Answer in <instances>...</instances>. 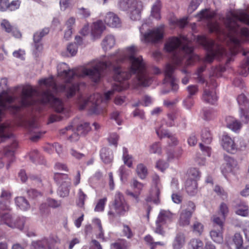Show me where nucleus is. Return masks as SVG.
Masks as SVG:
<instances>
[{
  "instance_id": "obj_1",
  "label": "nucleus",
  "mask_w": 249,
  "mask_h": 249,
  "mask_svg": "<svg viewBox=\"0 0 249 249\" xmlns=\"http://www.w3.org/2000/svg\"><path fill=\"white\" fill-rule=\"evenodd\" d=\"M137 48L132 45L124 50H119L104 58L94 59L84 66L70 69L65 63H60L57 67L58 76L65 80L66 85L57 86L52 76L38 81L40 86L50 87L56 91H65L67 98L72 97L78 90V85L72 83L76 78L89 77L94 82H99L106 70L113 69L114 79L117 82L112 89L105 92L103 97L99 93H94L89 96H81L78 104L80 110L88 107L91 113L99 114L105 105L114 95L115 91H121L128 87L126 81L132 74L135 75L136 84L148 86L151 79L148 75L145 65L142 57H136Z\"/></svg>"
},
{
  "instance_id": "obj_2",
  "label": "nucleus",
  "mask_w": 249,
  "mask_h": 249,
  "mask_svg": "<svg viewBox=\"0 0 249 249\" xmlns=\"http://www.w3.org/2000/svg\"><path fill=\"white\" fill-rule=\"evenodd\" d=\"M227 31H224L217 22H209L208 24L210 31L216 32L226 37L229 41V51H226L211 40L205 36H199L197 41L207 50L205 61L212 62L214 57H225L226 63L232 60V57L235 55L240 50V41L242 38L249 36V16L245 11L238 10L227 13L226 18L223 19Z\"/></svg>"
},
{
  "instance_id": "obj_3",
  "label": "nucleus",
  "mask_w": 249,
  "mask_h": 249,
  "mask_svg": "<svg viewBox=\"0 0 249 249\" xmlns=\"http://www.w3.org/2000/svg\"><path fill=\"white\" fill-rule=\"evenodd\" d=\"M7 80L2 78L0 81V87L3 91L0 94V107L2 109H11L14 111L18 110L20 106L26 107L34 104L35 98L39 96L38 92L31 86L21 88L18 87L17 89L21 92V97L18 100L19 106H12L11 104L15 100V95L13 96L9 94V92L6 90L7 89Z\"/></svg>"
},
{
  "instance_id": "obj_4",
  "label": "nucleus",
  "mask_w": 249,
  "mask_h": 249,
  "mask_svg": "<svg viewBox=\"0 0 249 249\" xmlns=\"http://www.w3.org/2000/svg\"><path fill=\"white\" fill-rule=\"evenodd\" d=\"M165 50L170 53H174L173 60L176 65H179L181 61V58L177 54L178 52H181L188 54L186 65H189L192 63L196 57L193 54V49L187 38L185 36L173 37L169 39L165 45Z\"/></svg>"
},
{
  "instance_id": "obj_5",
  "label": "nucleus",
  "mask_w": 249,
  "mask_h": 249,
  "mask_svg": "<svg viewBox=\"0 0 249 249\" xmlns=\"http://www.w3.org/2000/svg\"><path fill=\"white\" fill-rule=\"evenodd\" d=\"M130 209V206L124 199L123 195L119 192H116L111 204L109 206L108 215L111 220L117 216L124 215Z\"/></svg>"
},
{
  "instance_id": "obj_6",
  "label": "nucleus",
  "mask_w": 249,
  "mask_h": 249,
  "mask_svg": "<svg viewBox=\"0 0 249 249\" xmlns=\"http://www.w3.org/2000/svg\"><path fill=\"white\" fill-rule=\"evenodd\" d=\"M91 129L88 123H83L78 125H76L73 122L70 125L60 130V134L66 135L68 139L71 142H76L78 140L80 135H85Z\"/></svg>"
},
{
  "instance_id": "obj_7",
  "label": "nucleus",
  "mask_w": 249,
  "mask_h": 249,
  "mask_svg": "<svg viewBox=\"0 0 249 249\" xmlns=\"http://www.w3.org/2000/svg\"><path fill=\"white\" fill-rule=\"evenodd\" d=\"M41 89L44 90V88L47 89L44 91L41 95H39V99L43 104L50 103L53 107L54 109L57 112H61L64 110L63 104L60 99L54 97L51 93V90L54 92H61V91H56L50 87L40 86ZM66 92L65 91H64ZM66 95V93H65Z\"/></svg>"
},
{
  "instance_id": "obj_8",
  "label": "nucleus",
  "mask_w": 249,
  "mask_h": 249,
  "mask_svg": "<svg viewBox=\"0 0 249 249\" xmlns=\"http://www.w3.org/2000/svg\"><path fill=\"white\" fill-rule=\"evenodd\" d=\"M146 27H147V24H143L140 28V31L142 35L141 38L142 41L145 43H157L163 38L164 34L163 26L161 25L143 33V31Z\"/></svg>"
},
{
  "instance_id": "obj_9",
  "label": "nucleus",
  "mask_w": 249,
  "mask_h": 249,
  "mask_svg": "<svg viewBox=\"0 0 249 249\" xmlns=\"http://www.w3.org/2000/svg\"><path fill=\"white\" fill-rule=\"evenodd\" d=\"M54 179L60 184L58 189L59 195L62 197L67 196L69 194L70 187L71 185V179L67 174L55 173Z\"/></svg>"
},
{
  "instance_id": "obj_10",
  "label": "nucleus",
  "mask_w": 249,
  "mask_h": 249,
  "mask_svg": "<svg viewBox=\"0 0 249 249\" xmlns=\"http://www.w3.org/2000/svg\"><path fill=\"white\" fill-rule=\"evenodd\" d=\"M173 214L167 210L160 211L156 221V228L155 232L163 235L164 231L162 230V226L172 221Z\"/></svg>"
},
{
  "instance_id": "obj_11",
  "label": "nucleus",
  "mask_w": 249,
  "mask_h": 249,
  "mask_svg": "<svg viewBox=\"0 0 249 249\" xmlns=\"http://www.w3.org/2000/svg\"><path fill=\"white\" fill-rule=\"evenodd\" d=\"M2 223L10 228H17L21 230L24 226V218H15L10 213H3Z\"/></svg>"
},
{
  "instance_id": "obj_12",
  "label": "nucleus",
  "mask_w": 249,
  "mask_h": 249,
  "mask_svg": "<svg viewBox=\"0 0 249 249\" xmlns=\"http://www.w3.org/2000/svg\"><path fill=\"white\" fill-rule=\"evenodd\" d=\"M175 67L170 64H167L164 71V83L171 87L172 91L176 92L178 89V86L176 83V79L174 76Z\"/></svg>"
},
{
  "instance_id": "obj_13",
  "label": "nucleus",
  "mask_w": 249,
  "mask_h": 249,
  "mask_svg": "<svg viewBox=\"0 0 249 249\" xmlns=\"http://www.w3.org/2000/svg\"><path fill=\"white\" fill-rule=\"evenodd\" d=\"M142 8V1L137 0H133V1H131L128 10L130 18L133 20L140 19Z\"/></svg>"
},
{
  "instance_id": "obj_14",
  "label": "nucleus",
  "mask_w": 249,
  "mask_h": 249,
  "mask_svg": "<svg viewBox=\"0 0 249 249\" xmlns=\"http://www.w3.org/2000/svg\"><path fill=\"white\" fill-rule=\"evenodd\" d=\"M201 99L203 102L206 103L214 105L217 101V96L215 91L213 90L205 88Z\"/></svg>"
},
{
  "instance_id": "obj_15",
  "label": "nucleus",
  "mask_w": 249,
  "mask_h": 249,
  "mask_svg": "<svg viewBox=\"0 0 249 249\" xmlns=\"http://www.w3.org/2000/svg\"><path fill=\"white\" fill-rule=\"evenodd\" d=\"M221 145L224 149L231 153L236 151L235 142L228 135H224L222 138Z\"/></svg>"
},
{
  "instance_id": "obj_16",
  "label": "nucleus",
  "mask_w": 249,
  "mask_h": 249,
  "mask_svg": "<svg viewBox=\"0 0 249 249\" xmlns=\"http://www.w3.org/2000/svg\"><path fill=\"white\" fill-rule=\"evenodd\" d=\"M2 30L8 33H11L13 36L17 38L21 36V34L17 28L11 24L10 22L6 19H3L0 23Z\"/></svg>"
},
{
  "instance_id": "obj_17",
  "label": "nucleus",
  "mask_w": 249,
  "mask_h": 249,
  "mask_svg": "<svg viewBox=\"0 0 249 249\" xmlns=\"http://www.w3.org/2000/svg\"><path fill=\"white\" fill-rule=\"evenodd\" d=\"M104 20L107 25L112 27H117L121 24L120 19L118 17L110 12L107 14Z\"/></svg>"
},
{
  "instance_id": "obj_18",
  "label": "nucleus",
  "mask_w": 249,
  "mask_h": 249,
  "mask_svg": "<svg viewBox=\"0 0 249 249\" xmlns=\"http://www.w3.org/2000/svg\"><path fill=\"white\" fill-rule=\"evenodd\" d=\"M243 239L241 234L236 233L232 236L229 246L231 249H244L243 247Z\"/></svg>"
},
{
  "instance_id": "obj_19",
  "label": "nucleus",
  "mask_w": 249,
  "mask_h": 249,
  "mask_svg": "<svg viewBox=\"0 0 249 249\" xmlns=\"http://www.w3.org/2000/svg\"><path fill=\"white\" fill-rule=\"evenodd\" d=\"M226 163L224 164L222 167L221 171L222 173L225 175V173L231 172L237 167V161L231 158H227L226 159Z\"/></svg>"
},
{
  "instance_id": "obj_20",
  "label": "nucleus",
  "mask_w": 249,
  "mask_h": 249,
  "mask_svg": "<svg viewBox=\"0 0 249 249\" xmlns=\"http://www.w3.org/2000/svg\"><path fill=\"white\" fill-rule=\"evenodd\" d=\"M106 26L101 20H98L93 23L91 28V35L95 38L100 36L103 31L105 30Z\"/></svg>"
},
{
  "instance_id": "obj_21",
  "label": "nucleus",
  "mask_w": 249,
  "mask_h": 249,
  "mask_svg": "<svg viewBox=\"0 0 249 249\" xmlns=\"http://www.w3.org/2000/svg\"><path fill=\"white\" fill-rule=\"evenodd\" d=\"M249 53V51L245 50L242 51V54L246 57L241 64L238 72L244 76H246L249 72V56L248 55Z\"/></svg>"
},
{
  "instance_id": "obj_22",
  "label": "nucleus",
  "mask_w": 249,
  "mask_h": 249,
  "mask_svg": "<svg viewBox=\"0 0 249 249\" xmlns=\"http://www.w3.org/2000/svg\"><path fill=\"white\" fill-rule=\"evenodd\" d=\"M116 39L115 37L111 35L107 36L103 40L102 46L105 51L111 50L115 45Z\"/></svg>"
},
{
  "instance_id": "obj_23",
  "label": "nucleus",
  "mask_w": 249,
  "mask_h": 249,
  "mask_svg": "<svg viewBox=\"0 0 249 249\" xmlns=\"http://www.w3.org/2000/svg\"><path fill=\"white\" fill-rule=\"evenodd\" d=\"M17 146V143L15 142L11 146L6 147L4 149V157L7 158L9 161L7 164V168H8L10 163L14 160V149Z\"/></svg>"
},
{
  "instance_id": "obj_24",
  "label": "nucleus",
  "mask_w": 249,
  "mask_h": 249,
  "mask_svg": "<svg viewBox=\"0 0 249 249\" xmlns=\"http://www.w3.org/2000/svg\"><path fill=\"white\" fill-rule=\"evenodd\" d=\"M192 215L190 212L183 210L180 213L178 224L182 227L188 226L190 223Z\"/></svg>"
},
{
  "instance_id": "obj_25",
  "label": "nucleus",
  "mask_w": 249,
  "mask_h": 249,
  "mask_svg": "<svg viewBox=\"0 0 249 249\" xmlns=\"http://www.w3.org/2000/svg\"><path fill=\"white\" fill-rule=\"evenodd\" d=\"M187 192L191 196L195 195L197 192V183L196 180L187 179L185 183Z\"/></svg>"
},
{
  "instance_id": "obj_26",
  "label": "nucleus",
  "mask_w": 249,
  "mask_h": 249,
  "mask_svg": "<svg viewBox=\"0 0 249 249\" xmlns=\"http://www.w3.org/2000/svg\"><path fill=\"white\" fill-rule=\"evenodd\" d=\"M226 122L227 127L233 131H237L241 127V124L232 117H227Z\"/></svg>"
},
{
  "instance_id": "obj_27",
  "label": "nucleus",
  "mask_w": 249,
  "mask_h": 249,
  "mask_svg": "<svg viewBox=\"0 0 249 249\" xmlns=\"http://www.w3.org/2000/svg\"><path fill=\"white\" fill-rule=\"evenodd\" d=\"M223 229L220 228L213 227V229L210 231V236L212 239L215 242L220 243L223 241Z\"/></svg>"
},
{
  "instance_id": "obj_28",
  "label": "nucleus",
  "mask_w": 249,
  "mask_h": 249,
  "mask_svg": "<svg viewBox=\"0 0 249 249\" xmlns=\"http://www.w3.org/2000/svg\"><path fill=\"white\" fill-rule=\"evenodd\" d=\"M156 133L158 136L160 138L164 137H168L170 139V141L168 142L169 144L171 145H176L178 144L177 139L171 136V135L167 131L163 130L162 129H159L156 130Z\"/></svg>"
},
{
  "instance_id": "obj_29",
  "label": "nucleus",
  "mask_w": 249,
  "mask_h": 249,
  "mask_svg": "<svg viewBox=\"0 0 249 249\" xmlns=\"http://www.w3.org/2000/svg\"><path fill=\"white\" fill-rule=\"evenodd\" d=\"M185 243V237L183 233H178L175 238L173 243L174 249H180Z\"/></svg>"
},
{
  "instance_id": "obj_30",
  "label": "nucleus",
  "mask_w": 249,
  "mask_h": 249,
  "mask_svg": "<svg viewBox=\"0 0 249 249\" xmlns=\"http://www.w3.org/2000/svg\"><path fill=\"white\" fill-rule=\"evenodd\" d=\"M100 156L102 160L106 163H110L113 159L112 152L106 148L101 149Z\"/></svg>"
},
{
  "instance_id": "obj_31",
  "label": "nucleus",
  "mask_w": 249,
  "mask_h": 249,
  "mask_svg": "<svg viewBox=\"0 0 249 249\" xmlns=\"http://www.w3.org/2000/svg\"><path fill=\"white\" fill-rule=\"evenodd\" d=\"M17 206L23 211H27L30 207L28 201L23 197H17L15 199Z\"/></svg>"
},
{
  "instance_id": "obj_32",
  "label": "nucleus",
  "mask_w": 249,
  "mask_h": 249,
  "mask_svg": "<svg viewBox=\"0 0 249 249\" xmlns=\"http://www.w3.org/2000/svg\"><path fill=\"white\" fill-rule=\"evenodd\" d=\"M215 15V12L208 9L202 10L199 14L197 15V17L201 19L210 20L213 18Z\"/></svg>"
},
{
  "instance_id": "obj_33",
  "label": "nucleus",
  "mask_w": 249,
  "mask_h": 249,
  "mask_svg": "<svg viewBox=\"0 0 249 249\" xmlns=\"http://www.w3.org/2000/svg\"><path fill=\"white\" fill-rule=\"evenodd\" d=\"M161 7L160 1L157 0L152 7L151 15L154 18L159 19L160 18V10Z\"/></svg>"
},
{
  "instance_id": "obj_34",
  "label": "nucleus",
  "mask_w": 249,
  "mask_h": 249,
  "mask_svg": "<svg viewBox=\"0 0 249 249\" xmlns=\"http://www.w3.org/2000/svg\"><path fill=\"white\" fill-rule=\"evenodd\" d=\"M136 171L139 177L142 179L145 178L148 174L146 167L142 163L137 165Z\"/></svg>"
},
{
  "instance_id": "obj_35",
  "label": "nucleus",
  "mask_w": 249,
  "mask_h": 249,
  "mask_svg": "<svg viewBox=\"0 0 249 249\" xmlns=\"http://www.w3.org/2000/svg\"><path fill=\"white\" fill-rule=\"evenodd\" d=\"M123 160L124 163L128 167H132L133 157L128 153L127 149L125 147L123 148Z\"/></svg>"
},
{
  "instance_id": "obj_36",
  "label": "nucleus",
  "mask_w": 249,
  "mask_h": 249,
  "mask_svg": "<svg viewBox=\"0 0 249 249\" xmlns=\"http://www.w3.org/2000/svg\"><path fill=\"white\" fill-rule=\"evenodd\" d=\"M225 217L220 215V216H218L217 215H215L213 217V222L214 225L213 227L215 228H220V229H223V224L224 222Z\"/></svg>"
},
{
  "instance_id": "obj_37",
  "label": "nucleus",
  "mask_w": 249,
  "mask_h": 249,
  "mask_svg": "<svg viewBox=\"0 0 249 249\" xmlns=\"http://www.w3.org/2000/svg\"><path fill=\"white\" fill-rule=\"evenodd\" d=\"M235 213L238 215L242 216H247L249 215L248 206L245 203L242 202L241 204L239 205Z\"/></svg>"
},
{
  "instance_id": "obj_38",
  "label": "nucleus",
  "mask_w": 249,
  "mask_h": 249,
  "mask_svg": "<svg viewBox=\"0 0 249 249\" xmlns=\"http://www.w3.org/2000/svg\"><path fill=\"white\" fill-rule=\"evenodd\" d=\"M203 243L199 239H193L189 244V249H203Z\"/></svg>"
},
{
  "instance_id": "obj_39",
  "label": "nucleus",
  "mask_w": 249,
  "mask_h": 249,
  "mask_svg": "<svg viewBox=\"0 0 249 249\" xmlns=\"http://www.w3.org/2000/svg\"><path fill=\"white\" fill-rule=\"evenodd\" d=\"M149 152L151 154L160 155L161 153V145L159 142H155L149 145Z\"/></svg>"
},
{
  "instance_id": "obj_40",
  "label": "nucleus",
  "mask_w": 249,
  "mask_h": 249,
  "mask_svg": "<svg viewBox=\"0 0 249 249\" xmlns=\"http://www.w3.org/2000/svg\"><path fill=\"white\" fill-rule=\"evenodd\" d=\"M201 136L202 141L203 142L207 144L210 143L211 142L212 140V136L209 130L208 129L205 128L202 130Z\"/></svg>"
},
{
  "instance_id": "obj_41",
  "label": "nucleus",
  "mask_w": 249,
  "mask_h": 249,
  "mask_svg": "<svg viewBox=\"0 0 249 249\" xmlns=\"http://www.w3.org/2000/svg\"><path fill=\"white\" fill-rule=\"evenodd\" d=\"M205 120H209L215 116V112L211 108H205L202 111Z\"/></svg>"
},
{
  "instance_id": "obj_42",
  "label": "nucleus",
  "mask_w": 249,
  "mask_h": 249,
  "mask_svg": "<svg viewBox=\"0 0 249 249\" xmlns=\"http://www.w3.org/2000/svg\"><path fill=\"white\" fill-rule=\"evenodd\" d=\"M47 245V240L34 241L32 244L33 249H45Z\"/></svg>"
},
{
  "instance_id": "obj_43",
  "label": "nucleus",
  "mask_w": 249,
  "mask_h": 249,
  "mask_svg": "<svg viewBox=\"0 0 249 249\" xmlns=\"http://www.w3.org/2000/svg\"><path fill=\"white\" fill-rule=\"evenodd\" d=\"M48 28H44L40 32H36L34 36V40L35 42H38L42 37L47 35L49 33Z\"/></svg>"
},
{
  "instance_id": "obj_44",
  "label": "nucleus",
  "mask_w": 249,
  "mask_h": 249,
  "mask_svg": "<svg viewBox=\"0 0 249 249\" xmlns=\"http://www.w3.org/2000/svg\"><path fill=\"white\" fill-rule=\"evenodd\" d=\"M248 145L247 142L242 139H238L235 142V147L237 150H244Z\"/></svg>"
},
{
  "instance_id": "obj_45",
  "label": "nucleus",
  "mask_w": 249,
  "mask_h": 249,
  "mask_svg": "<svg viewBox=\"0 0 249 249\" xmlns=\"http://www.w3.org/2000/svg\"><path fill=\"white\" fill-rule=\"evenodd\" d=\"M193 228L194 232L199 235H200L204 230L203 225L198 221H196L194 223Z\"/></svg>"
},
{
  "instance_id": "obj_46",
  "label": "nucleus",
  "mask_w": 249,
  "mask_h": 249,
  "mask_svg": "<svg viewBox=\"0 0 249 249\" xmlns=\"http://www.w3.org/2000/svg\"><path fill=\"white\" fill-rule=\"evenodd\" d=\"M183 107L188 109H190L194 105V101L193 97L190 96H187L183 100Z\"/></svg>"
},
{
  "instance_id": "obj_47",
  "label": "nucleus",
  "mask_w": 249,
  "mask_h": 249,
  "mask_svg": "<svg viewBox=\"0 0 249 249\" xmlns=\"http://www.w3.org/2000/svg\"><path fill=\"white\" fill-rule=\"evenodd\" d=\"M200 172L196 168H192L188 171L189 179H195L198 178L200 177Z\"/></svg>"
},
{
  "instance_id": "obj_48",
  "label": "nucleus",
  "mask_w": 249,
  "mask_h": 249,
  "mask_svg": "<svg viewBox=\"0 0 249 249\" xmlns=\"http://www.w3.org/2000/svg\"><path fill=\"white\" fill-rule=\"evenodd\" d=\"M78 46L76 44L70 43L67 48V52L69 53L68 56H73L75 55L77 52Z\"/></svg>"
},
{
  "instance_id": "obj_49",
  "label": "nucleus",
  "mask_w": 249,
  "mask_h": 249,
  "mask_svg": "<svg viewBox=\"0 0 249 249\" xmlns=\"http://www.w3.org/2000/svg\"><path fill=\"white\" fill-rule=\"evenodd\" d=\"M103 175L100 172H97L92 177H91L89 179V182L90 186H92L95 184L97 181L99 180L102 178Z\"/></svg>"
},
{
  "instance_id": "obj_50",
  "label": "nucleus",
  "mask_w": 249,
  "mask_h": 249,
  "mask_svg": "<svg viewBox=\"0 0 249 249\" xmlns=\"http://www.w3.org/2000/svg\"><path fill=\"white\" fill-rule=\"evenodd\" d=\"M186 89L188 93L187 96L191 97H193V96L196 95L198 91L197 86L194 85L188 86Z\"/></svg>"
},
{
  "instance_id": "obj_51",
  "label": "nucleus",
  "mask_w": 249,
  "mask_h": 249,
  "mask_svg": "<svg viewBox=\"0 0 249 249\" xmlns=\"http://www.w3.org/2000/svg\"><path fill=\"white\" fill-rule=\"evenodd\" d=\"M133 0H120L119 5L120 8L123 10L128 11L130 6V3Z\"/></svg>"
},
{
  "instance_id": "obj_52",
  "label": "nucleus",
  "mask_w": 249,
  "mask_h": 249,
  "mask_svg": "<svg viewBox=\"0 0 249 249\" xmlns=\"http://www.w3.org/2000/svg\"><path fill=\"white\" fill-rule=\"evenodd\" d=\"M107 201V197H104L102 199H101L98 202L94 210L96 212H101L103 211L104 209L105 205Z\"/></svg>"
},
{
  "instance_id": "obj_53",
  "label": "nucleus",
  "mask_w": 249,
  "mask_h": 249,
  "mask_svg": "<svg viewBox=\"0 0 249 249\" xmlns=\"http://www.w3.org/2000/svg\"><path fill=\"white\" fill-rule=\"evenodd\" d=\"M201 1L202 0H192L188 9V12L191 13L196 9Z\"/></svg>"
},
{
  "instance_id": "obj_54",
  "label": "nucleus",
  "mask_w": 249,
  "mask_h": 249,
  "mask_svg": "<svg viewBox=\"0 0 249 249\" xmlns=\"http://www.w3.org/2000/svg\"><path fill=\"white\" fill-rule=\"evenodd\" d=\"M111 249H126L125 242L120 241L111 245Z\"/></svg>"
},
{
  "instance_id": "obj_55",
  "label": "nucleus",
  "mask_w": 249,
  "mask_h": 249,
  "mask_svg": "<svg viewBox=\"0 0 249 249\" xmlns=\"http://www.w3.org/2000/svg\"><path fill=\"white\" fill-rule=\"evenodd\" d=\"M122 232L124 235L128 238H130L133 236V233L130 228L127 225H123Z\"/></svg>"
},
{
  "instance_id": "obj_56",
  "label": "nucleus",
  "mask_w": 249,
  "mask_h": 249,
  "mask_svg": "<svg viewBox=\"0 0 249 249\" xmlns=\"http://www.w3.org/2000/svg\"><path fill=\"white\" fill-rule=\"evenodd\" d=\"M21 1L20 0H15L10 3H9L8 9L10 11H15L19 8Z\"/></svg>"
},
{
  "instance_id": "obj_57",
  "label": "nucleus",
  "mask_w": 249,
  "mask_h": 249,
  "mask_svg": "<svg viewBox=\"0 0 249 249\" xmlns=\"http://www.w3.org/2000/svg\"><path fill=\"white\" fill-rule=\"evenodd\" d=\"M187 19L188 18L186 17H184L179 19H173V22L175 24L179 26L180 28H183L187 24Z\"/></svg>"
},
{
  "instance_id": "obj_58",
  "label": "nucleus",
  "mask_w": 249,
  "mask_h": 249,
  "mask_svg": "<svg viewBox=\"0 0 249 249\" xmlns=\"http://www.w3.org/2000/svg\"><path fill=\"white\" fill-rule=\"evenodd\" d=\"M237 101L239 106H241L240 107H242L241 106H245L248 103V99L244 94L239 95L237 98Z\"/></svg>"
},
{
  "instance_id": "obj_59",
  "label": "nucleus",
  "mask_w": 249,
  "mask_h": 249,
  "mask_svg": "<svg viewBox=\"0 0 249 249\" xmlns=\"http://www.w3.org/2000/svg\"><path fill=\"white\" fill-rule=\"evenodd\" d=\"M131 186L132 188L138 189L139 191H141L143 187V184L138 181L135 178H133L131 180Z\"/></svg>"
},
{
  "instance_id": "obj_60",
  "label": "nucleus",
  "mask_w": 249,
  "mask_h": 249,
  "mask_svg": "<svg viewBox=\"0 0 249 249\" xmlns=\"http://www.w3.org/2000/svg\"><path fill=\"white\" fill-rule=\"evenodd\" d=\"M126 98L125 96H117L114 99V102L116 105L121 106L125 104Z\"/></svg>"
},
{
  "instance_id": "obj_61",
  "label": "nucleus",
  "mask_w": 249,
  "mask_h": 249,
  "mask_svg": "<svg viewBox=\"0 0 249 249\" xmlns=\"http://www.w3.org/2000/svg\"><path fill=\"white\" fill-rule=\"evenodd\" d=\"M75 19L73 17L69 18L65 23V26L66 29H71V30H73V28L75 25Z\"/></svg>"
},
{
  "instance_id": "obj_62",
  "label": "nucleus",
  "mask_w": 249,
  "mask_h": 249,
  "mask_svg": "<svg viewBox=\"0 0 249 249\" xmlns=\"http://www.w3.org/2000/svg\"><path fill=\"white\" fill-rule=\"evenodd\" d=\"M168 121L166 122L168 126H172L175 125L176 123L175 120L176 119V116L174 114H168L167 115Z\"/></svg>"
},
{
  "instance_id": "obj_63",
  "label": "nucleus",
  "mask_w": 249,
  "mask_h": 249,
  "mask_svg": "<svg viewBox=\"0 0 249 249\" xmlns=\"http://www.w3.org/2000/svg\"><path fill=\"white\" fill-rule=\"evenodd\" d=\"M118 139V136L116 133H113L110 134L108 138V140L110 144L114 145L116 146Z\"/></svg>"
},
{
  "instance_id": "obj_64",
  "label": "nucleus",
  "mask_w": 249,
  "mask_h": 249,
  "mask_svg": "<svg viewBox=\"0 0 249 249\" xmlns=\"http://www.w3.org/2000/svg\"><path fill=\"white\" fill-rule=\"evenodd\" d=\"M89 249H103L99 242L95 239L92 240L90 243Z\"/></svg>"
}]
</instances>
